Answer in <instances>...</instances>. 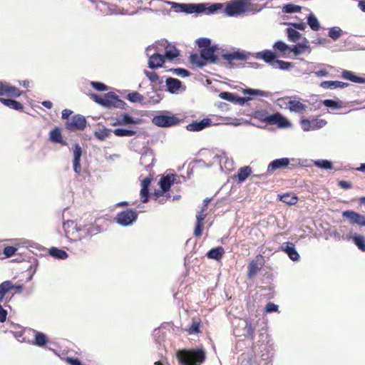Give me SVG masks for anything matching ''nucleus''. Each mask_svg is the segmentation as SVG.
I'll use <instances>...</instances> for the list:
<instances>
[{
    "label": "nucleus",
    "mask_w": 365,
    "mask_h": 365,
    "mask_svg": "<svg viewBox=\"0 0 365 365\" xmlns=\"http://www.w3.org/2000/svg\"><path fill=\"white\" fill-rule=\"evenodd\" d=\"M301 125L302 129L304 131H309L312 130V124L310 123V120L303 119L301 120Z\"/></svg>",
    "instance_id": "052dcab7"
},
{
    "label": "nucleus",
    "mask_w": 365,
    "mask_h": 365,
    "mask_svg": "<svg viewBox=\"0 0 365 365\" xmlns=\"http://www.w3.org/2000/svg\"><path fill=\"white\" fill-rule=\"evenodd\" d=\"M12 292L11 282L6 280L0 284V304L4 302L5 297Z\"/></svg>",
    "instance_id": "a878e982"
},
{
    "label": "nucleus",
    "mask_w": 365,
    "mask_h": 365,
    "mask_svg": "<svg viewBox=\"0 0 365 365\" xmlns=\"http://www.w3.org/2000/svg\"><path fill=\"white\" fill-rule=\"evenodd\" d=\"M223 7V4L221 3H215L211 4L209 7L207 8V14H215L217 11L222 9Z\"/></svg>",
    "instance_id": "3c124183"
},
{
    "label": "nucleus",
    "mask_w": 365,
    "mask_h": 365,
    "mask_svg": "<svg viewBox=\"0 0 365 365\" xmlns=\"http://www.w3.org/2000/svg\"><path fill=\"white\" fill-rule=\"evenodd\" d=\"M140 123V120L138 118H134L128 113H123L120 118H118L114 122L111 123L112 126L124 125L130 124H138Z\"/></svg>",
    "instance_id": "f3484780"
},
{
    "label": "nucleus",
    "mask_w": 365,
    "mask_h": 365,
    "mask_svg": "<svg viewBox=\"0 0 365 365\" xmlns=\"http://www.w3.org/2000/svg\"><path fill=\"white\" fill-rule=\"evenodd\" d=\"M314 165L315 166H317V168L324 169V170H329L333 168L332 163L327 160H315V161H314Z\"/></svg>",
    "instance_id": "37998d69"
},
{
    "label": "nucleus",
    "mask_w": 365,
    "mask_h": 365,
    "mask_svg": "<svg viewBox=\"0 0 365 365\" xmlns=\"http://www.w3.org/2000/svg\"><path fill=\"white\" fill-rule=\"evenodd\" d=\"M185 7L184 13L186 14H193L194 13V9H195V4H185V6H183Z\"/></svg>",
    "instance_id": "338daca9"
},
{
    "label": "nucleus",
    "mask_w": 365,
    "mask_h": 365,
    "mask_svg": "<svg viewBox=\"0 0 365 365\" xmlns=\"http://www.w3.org/2000/svg\"><path fill=\"white\" fill-rule=\"evenodd\" d=\"M339 186L342 189H350L352 187V183L349 181L340 180L338 182Z\"/></svg>",
    "instance_id": "e2e57ef3"
},
{
    "label": "nucleus",
    "mask_w": 365,
    "mask_h": 365,
    "mask_svg": "<svg viewBox=\"0 0 365 365\" xmlns=\"http://www.w3.org/2000/svg\"><path fill=\"white\" fill-rule=\"evenodd\" d=\"M247 0H232L226 4L223 13L228 16L240 15L245 12Z\"/></svg>",
    "instance_id": "0eeeda50"
},
{
    "label": "nucleus",
    "mask_w": 365,
    "mask_h": 365,
    "mask_svg": "<svg viewBox=\"0 0 365 365\" xmlns=\"http://www.w3.org/2000/svg\"><path fill=\"white\" fill-rule=\"evenodd\" d=\"M277 101L280 106H282V104H280L281 103L286 105L292 112L302 113L305 111L307 108V106L299 101L292 100L290 97L288 96L280 98L277 100Z\"/></svg>",
    "instance_id": "f8f14e48"
},
{
    "label": "nucleus",
    "mask_w": 365,
    "mask_h": 365,
    "mask_svg": "<svg viewBox=\"0 0 365 365\" xmlns=\"http://www.w3.org/2000/svg\"><path fill=\"white\" fill-rule=\"evenodd\" d=\"M49 135L51 141L61 143L63 145H66V142L63 140L61 131L59 128H55L51 130Z\"/></svg>",
    "instance_id": "c756f323"
},
{
    "label": "nucleus",
    "mask_w": 365,
    "mask_h": 365,
    "mask_svg": "<svg viewBox=\"0 0 365 365\" xmlns=\"http://www.w3.org/2000/svg\"><path fill=\"white\" fill-rule=\"evenodd\" d=\"M66 361L70 364V365H82L81 362L80 361V360L77 358H73V357H68L66 359Z\"/></svg>",
    "instance_id": "774afa93"
},
{
    "label": "nucleus",
    "mask_w": 365,
    "mask_h": 365,
    "mask_svg": "<svg viewBox=\"0 0 365 365\" xmlns=\"http://www.w3.org/2000/svg\"><path fill=\"white\" fill-rule=\"evenodd\" d=\"M148 195H149V188L142 187L141 190H140V195H141L143 202H148Z\"/></svg>",
    "instance_id": "6e6d98bb"
},
{
    "label": "nucleus",
    "mask_w": 365,
    "mask_h": 365,
    "mask_svg": "<svg viewBox=\"0 0 365 365\" xmlns=\"http://www.w3.org/2000/svg\"><path fill=\"white\" fill-rule=\"evenodd\" d=\"M342 34V30L339 27H331L329 29L328 36L334 41L339 39Z\"/></svg>",
    "instance_id": "c03bdc74"
},
{
    "label": "nucleus",
    "mask_w": 365,
    "mask_h": 365,
    "mask_svg": "<svg viewBox=\"0 0 365 365\" xmlns=\"http://www.w3.org/2000/svg\"><path fill=\"white\" fill-rule=\"evenodd\" d=\"M113 133L118 137H131L136 135V130L126 128H116L113 130Z\"/></svg>",
    "instance_id": "72a5a7b5"
},
{
    "label": "nucleus",
    "mask_w": 365,
    "mask_h": 365,
    "mask_svg": "<svg viewBox=\"0 0 365 365\" xmlns=\"http://www.w3.org/2000/svg\"><path fill=\"white\" fill-rule=\"evenodd\" d=\"M211 125V120L209 118H203L200 121H192L187 125V130L189 131H200Z\"/></svg>",
    "instance_id": "b1692460"
},
{
    "label": "nucleus",
    "mask_w": 365,
    "mask_h": 365,
    "mask_svg": "<svg viewBox=\"0 0 365 365\" xmlns=\"http://www.w3.org/2000/svg\"><path fill=\"white\" fill-rule=\"evenodd\" d=\"M127 99L132 103H141L143 100V96L138 92H132L128 94Z\"/></svg>",
    "instance_id": "de8ad7c7"
},
{
    "label": "nucleus",
    "mask_w": 365,
    "mask_h": 365,
    "mask_svg": "<svg viewBox=\"0 0 365 365\" xmlns=\"http://www.w3.org/2000/svg\"><path fill=\"white\" fill-rule=\"evenodd\" d=\"M253 116L255 118L258 119L260 121H262V122H264L267 123V118L269 117V113L267 111H266L264 110H258L254 113Z\"/></svg>",
    "instance_id": "49530a36"
},
{
    "label": "nucleus",
    "mask_w": 365,
    "mask_h": 365,
    "mask_svg": "<svg viewBox=\"0 0 365 365\" xmlns=\"http://www.w3.org/2000/svg\"><path fill=\"white\" fill-rule=\"evenodd\" d=\"M152 51H150L149 55H147L148 56H149V68H161L164 64H165V62L163 57V53H161V52H156L155 51H153L154 52L152 53Z\"/></svg>",
    "instance_id": "ddd939ff"
},
{
    "label": "nucleus",
    "mask_w": 365,
    "mask_h": 365,
    "mask_svg": "<svg viewBox=\"0 0 365 365\" xmlns=\"http://www.w3.org/2000/svg\"><path fill=\"white\" fill-rule=\"evenodd\" d=\"M113 130L106 127H102L94 132L95 137L100 140H104L106 138H109L111 135Z\"/></svg>",
    "instance_id": "473e14b6"
},
{
    "label": "nucleus",
    "mask_w": 365,
    "mask_h": 365,
    "mask_svg": "<svg viewBox=\"0 0 365 365\" xmlns=\"http://www.w3.org/2000/svg\"><path fill=\"white\" fill-rule=\"evenodd\" d=\"M273 48L279 57H287L291 54V46L283 41H277L273 45Z\"/></svg>",
    "instance_id": "412c9836"
},
{
    "label": "nucleus",
    "mask_w": 365,
    "mask_h": 365,
    "mask_svg": "<svg viewBox=\"0 0 365 365\" xmlns=\"http://www.w3.org/2000/svg\"><path fill=\"white\" fill-rule=\"evenodd\" d=\"M252 173V168L250 166L240 168L237 172L239 182L245 181Z\"/></svg>",
    "instance_id": "c9c22d12"
},
{
    "label": "nucleus",
    "mask_w": 365,
    "mask_h": 365,
    "mask_svg": "<svg viewBox=\"0 0 365 365\" xmlns=\"http://www.w3.org/2000/svg\"><path fill=\"white\" fill-rule=\"evenodd\" d=\"M245 322H246V325L245 327V330L247 331V334L252 335L255 331V328L252 327L250 320L246 319Z\"/></svg>",
    "instance_id": "0e129e2a"
},
{
    "label": "nucleus",
    "mask_w": 365,
    "mask_h": 365,
    "mask_svg": "<svg viewBox=\"0 0 365 365\" xmlns=\"http://www.w3.org/2000/svg\"><path fill=\"white\" fill-rule=\"evenodd\" d=\"M220 98L228 101L230 102L235 103V95L230 92H221L219 94Z\"/></svg>",
    "instance_id": "603ef678"
},
{
    "label": "nucleus",
    "mask_w": 365,
    "mask_h": 365,
    "mask_svg": "<svg viewBox=\"0 0 365 365\" xmlns=\"http://www.w3.org/2000/svg\"><path fill=\"white\" fill-rule=\"evenodd\" d=\"M307 24L314 31L320 29V24L316 16L312 13H310L307 16Z\"/></svg>",
    "instance_id": "f704fd0d"
},
{
    "label": "nucleus",
    "mask_w": 365,
    "mask_h": 365,
    "mask_svg": "<svg viewBox=\"0 0 365 365\" xmlns=\"http://www.w3.org/2000/svg\"><path fill=\"white\" fill-rule=\"evenodd\" d=\"M137 218L138 212L130 209L118 212L115 217V220L122 226H128L136 221Z\"/></svg>",
    "instance_id": "1a4fd4ad"
},
{
    "label": "nucleus",
    "mask_w": 365,
    "mask_h": 365,
    "mask_svg": "<svg viewBox=\"0 0 365 365\" xmlns=\"http://www.w3.org/2000/svg\"><path fill=\"white\" fill-rule=\"evenodd\" d=\"M281 250L286 252L289 257L293 261H297L299 259V255L294 247L292 242H284L281 246Z\"/></svg>",
    "instance_id": "5701e85b"
},
{
    "label": "nucleus",
    "mask_w": 365,
    "mask_h": 365,
    "mask_svg": "<svg viewBox=\"0 0 365 365\" xmlns=\"http://www.w3.org/2000/svg\"><path fill=\"white\" fill-rule=\"evenodd\" d=\"M341 76L344 78L348 79L354 83H365V78L360 77L354 74L353 72L349 71H344Z\"/></svg>",
    "instance_id": "2f4dec72"
},
{
    "label": "nucleus",
    "mask_w": 365,
    "mask_h": 365,
    "mask_svg": "<svg viewBox=\"0 0 365 365\" xmlns=\"http://www.w3.org/2000/svg\"><path fill=\"white\" fill-rule=\"evenodd\" d=\"M280 200L287 205H293L297 202L298 198L292 194L286 193L280 196Z\"/></svg>",
    "instance_id": "ea45409f"
},
{
    "label": "nucleus",
    "mask_w": 365,
    "mask_h": 365,
    "mask_svg": "<svg viewBox=\"0 0 365 365\" xmlns=\"http://www.w3.org/2000/svg\"><path fill=\"white\" fill-rule=\"evenodd\" d=\"M289 164V159L287 158H279L271 162L268 167L267 172L268 174H272L277 169L284 168Z\"/></svg>",
    "instance_id": "6ab92c4d"
},
{
    "label": "nucleus",
    "mask_w": 365,
    "mask_h": 365,
    "mask_svg": "<svg viewBox=\"0 0 365 365\" xmlns=\"http://www.w3.org/2000/svg\"><path fill=\"white\" fill-rule=\"evenodd\" d=\"M200 324L201 321L200 319L193 318L192 321V324L187 329V331L189 334H196L200 332Z\"/></svg>",
    "instance_id": "e433bc0d"
},
{
    "label": "nucleus",
    "mask_w": 365,
    "mask_h": 365,
    "mask_svg": "<svg viewBox=\"0 0 365 365\" xmlns=\"http://www.w3.org/2000/svg\"><path fill=\"white\" fill-rule=\"evenodd\" d=\"M194 13L200 14L207 10L206 4H195Z\"/></svg>",
    "instance_id": "13d9d810"
},
{
    "label": "nucleus",
    "mask_w": 365,
    "mask_h": 365,
    "mask_svg": "<svg viewBox=\"0 0 365 365\" xmlns=\"http://www.w3.org/2000/svg\"><path fill=\"white\" fill-rule=\"evenodd\" d=\"M145 73L148 79L154 83H160V78L158 74L153 71L145 70Z\"/></svg>",
    "instance_id": "8fccbe9b"
},
{
    "label": "nucleus",
    "mask_w": 365,
    "mask_h": 365,
    "mask_svg": "<svg viewBox=\"0 0 365 365\" xmlns=\"http://www.w3.org/2000/svg\"><path fill=\"white\" fill-rule=\"evenodd\" d=\"M245 53L247 54V60L249 59V56H252L257 59L263 60L265 63L272 66H274V63H277L279 66V68H289L291 66L290 63L278 60L279 56L277 53L274 51L266 49L254 53Z\"/></svg>",
    "instance_id": "423d86ee"
},
{
    "label": "nucleus",
    "mask_w": 365,
    "mask_h": 365,
    "mask_svg": "<svg viewBox=\"0 0 365 365\" xmlns=\"http://www.w3.org/2000/svg\"><path fill=\"white\" fill-rule=\"evenodd\" d=\"M323 103L325 106L333 109L341 108L343 106V102L341 101H334L331 99L324 100Z\"/></svg>",
    "instance_id": "a18cd8bd"
},
{
    "label": "nucleus",
    "mask_w": 365,
    "mask_h": 365,
    "mask_svg": "<svg viewBox=\"0 0 365 365\" xmlns=\"http://www.w3.org/2000/svg\"><path fill=\"white\" fill-rule=\"evenodd\" d=\"M312 124V130H317L323 128L326 124L327 121L324 119L314 118L310 120Z\"/></svg>",
    "instance_id": "09e8293b"
},
{
    "label": "nucleus",
    "mask_w": 365,
    "mask_h": 365,
    "mask_svg": "<svg viewBox=\"0 0 365 365\" xmlns=\"http://www.w3.org/2000/svg\"><path fill=\"white\" fill-rule=\"evenodd\" d=\"M166 86L168 91L171 93H177L181 87V81L173 78H168L166 79Z\"/></svg>",
    "instance_id": "cd10ccee"
},
{
    "label": "nucleus",
    "mask_w": 365,
    "mask_h": 365,
    "mask_svg": "<svg viewBox=\"0 0 365 365\" xmlns=\"http://www.w3.org/2000/svg\"><path fill=\"white\" fill-rule=\"evenodd\" d=\"M49 254L57 259H64L68 257V254L64 250L58 249L56 247H52L49 250Z\"/></svg>",
    "instance_id": "58836bf2"
},
{
    "label": "nucleus",
    "mask_w": 365,
    "mask_h": 365,
    "mask_svg": "<svg viewBox=\"0 0 365 365\" xmlns=\"http://www.w3.org/2000/svg\"><path fill=\"white\" fill-rule=\"evenodd\" d=\"M352 240L361 251L365 252V237L363 235H354Z\"/></svg>",
    "instance_id": "a19ab883"
},
{
    "label": "nucleus",
    "mask_w": 365,
    "mask_h": 365,
    "mask_svg": "<svg viewBox=\"0 0 365 365\" xmlns=\"http://www.w3.org/2000/svg\"><path fill=\"white\" fill-rule=\"evenodd\" d=\"M93 98L96 103L106 108L118 107L123 103L117 95L112 92L106 93L104 96L94 94Z\"/></svg>",
    "instance_id": "6e6552de"
},
{
    "label": "nucleus",
    "mask_w": 365,
    "mask_h": 365,
    "mask_svg": "<svg viewBox=\"0 0 365 365\" xmlns=\"http://www.w3.org/2000/svg\"><path fill=\"white\" fill-rule=\"evenodd\" d=\"M342 215L348 218L351 223L356 224L359 226H365V216L351 210L345 211Z\"/></svg>",
    "instance_id": "aec40b11"
},
{
    "label": "nucleus",
    "mask_w": 365,
    "mask_h": 365,
    "mask_svg": "<svg viewBox=\"0 0 365 365\" xmlns=\"http://www.w3.org/2000/svg\"><path fill=\"white\" fill-rule=\"evenodd\" d=\"M73 170L75 173L80 174L81 172V158L82 155V148L78 143H76L73 148Z\"/></svg>",
    "instance_id": "a211bd4d"
},
{
    "label": "nucleus",
    "mask_w": 365,
    "mask_h": 365,
    "mask_svg": "<svg viewBox=\"0 0 365 365\" xmlns=\"http://www.w3.org/2000/svg\"><path fill=\"white\" fill-rule=\"evenodd\" d=\"M207 210L201 208L200 211L196 215V223L194 230V235L195 237H200L202 234V227L204 225V220L207 214Z\"/></svg>",
    "instance_id": "2eb2a0df"
},
{
    "label": "nucleus",
    "mask_w": 365,
    "mask_h": 365,
    "mask_svg": "<svg viewBox=\"0 0 365 365\" xmlns=\"http://www.w3.org/2000/svg\"><path fill=\"white\" fill-rule=\"evenodd\" d=\"M22 94V91L9 83L0 81V102L4 106L18 111L24 110V106L20 102L11 99L4 98L2 96H7L10 98H17Z\"/></svg>",
    "instance_id": "20e7f679"
},
{
    "label": "nucleus",
    "mask_w": 365,
    "mask_h": 365,
    "mask_svg": "<svg viewBox=\"0 0 365 365\" xmlns=\"http://www.w3.org/2000/svg\"><path fill=\"white\" fill-rule=\"evenodd\" d=\"M282 10V12H284V13L292 14V13L300 12L302 10V7L300 6L295 5L293 4H287L283 6Z\"/></svg>",
    "instance_id": "79ce46f5"
},
{
    "label": "nucleus",
    "mask_w": 365,
    "mask_h": 365,
    "mask_svg": "<svg viewBox=\"0 0 365 365\" xmlns=\"http://www.w3.org/2000/svg\"><path fill=\"white\" fill-rule=\"evenodd\" d=\"M174 181H175L174 175H166V176L163 177L159 182L161 190H158V191L155 192L154 196L156 197L163 196L165 192H168L170 190L171 185L174 182Z\"/></svg>",
    "instance_id": "4468645a"
},
{
    "label": "nucleus",
    "mask_w": 365,
    "mask_h": 365,
    "mask_svg": "<svg viewBox=\"0 0 365 365\" xmlns=\"http://www.w3.org/2000/svg\"><path fill=\"white\" fill-rule=\"evenodd\" d=\"M225 254V250L222 247L211 249L206 255L209 259L220 260Z\"/></svg>",
    "instance_id": "7c9ffc66"
},
{
    "label": "nucleus",
    "mask_w": 365,
    "mask_h": 365,
    "mask_svg": "<svg viewBox=\"0 0 365 365\" xmlns=\"http://www.w3.org/2000/svg\"><path fill=\"white\" fill-rule=\"evenodd\" d=\"M17 251V249L13 246H7L4 249L3 253L7 257H10L13 256L15 252Z\"/></svg>",
    "instance_id": "864d4df0"
},
{
    "label": "nucleus",
    "mask_w": 365,
    "mask_h": 365,
    "mask_svg": "<svg viewBox=\"0 0 365 365\" xmlns=\"http://www.w3.org/2000/svg\"><path fill=\"white\" fill-rule=\"evenodd\" d=\"M153 124L158 127H170L180 123V120L175 115L161 114L155 116L152 120Z\"/></svg>",
    "instance_id": "9b49d317"
},
{
    "label": "nucleus",
    "mask_w": 365,
    "mask_h": 365,
    "mask_svg": "<svg viewBox=\"0 0 365 365\" xmlns=\"http://www.w3.org/2000/svg\"><path fill=\"white\" fill-rule=\"evenodd\" d=\"M91 86L93 88L99 91H105L108 90L107 86L101 82H91Z\"/></svg>",
    "instance_id": "5fc2aeb1"
},
{
    "label": "nucleus",
    "mask_w": 365,
    "mask_h": 365,
    "mask_svg": "<svg viewBox=\"0 0 365 365\" xmlns=\"http://www.w3.org/2000/svg\"><path fill=\"white\" fill-rule=\"evenodd\" d=\"M199 48L198 53H192L189 56L190 63L196 67L202 68L212 65H220L221 60L226 61L232 65V61H247V54L240 49L233 51L222 50L219 51L218 46L212 44L209 38L201 37L196 39Z\"/></svg>",
    "instance_id": "f257e3e1"
},
{
    "label": "nucleus",
    "mask_w": 365,
    "mask_h": 365,
    "mask_svg": "<svg viewBox=\"0 0 365 365\" xmlns=\"http://www.w3.org/2000/svg\"><path fill=\"white\" fill-rule=\"evenodd\" d=\"M168 4L171 5L172 8L175 9L177 11L184 12L185 7L183 6H185V4H179L171 1H168Z\"/></svg>",
    "instance_id": "bf43d9fd"
},
{
    "label": "nucleus",
    "mask_w": 365,
    "mask_h": 365,
    "mask_svg": "<svg viewBox=\"0 0 365 365\" xmlns=\"http://www.w3.org/2000/svg\"><path fill=\"white\" fill-rule=\"evenodd\" d=\"M177 358L182 365H201L206 354L202 349H181L177 352Z\"/></svg>",
    "instance_id": "39448f33"
},
{
    "label": "nucleus",
    "mask_w": 365,
    "mask_h": 365,
    "mask_svg": "<svg viewBox=\"0 0 365 365\" xmlns=\"http://www.w3.org/2000/svg\"><path fill=\"white\" fill-rule=\"evenodd\" d=\"M150 51H155L156 52H163V57L165 62L173 63L174 64L180 63V51L177 47L168 42L165 39H161L156 41L154 44L149 46L146 48V54L149 55Z\"/></svg>",
    "instance_id": "f03ea898"
},
{
    "label": "nucleus",
    "mask_w": 365,
    "mask_h": 365,
    "mask_svg": "<svg viewBox=\"0 0 365 365\" xmlns=\"http://www.w3.org/2000/svg\"><path fill=\"white\" fill-rule=\"evenodd\" d=\"M277 310L278 306L272 302H269L265 306V312L267 313L277 312Z\"/></svg>",
    "instance_id": "4d7b16f0"
},
{
    "label": "nucleus",
    "mask_w": 365,
    "mask_h": 365,
    "mask_svg": "<svg viewBox=\"0 0 365 365\" xmlns=\"http://www.w3.org/2000/svg\"><path fill=\"white\" fill-rule=\"evenodd\" d=\"M287 38L289 41L297 42L302 36L301 34L296 29L289 27L286 29Z\"/></svg>",
    "instance_id": "4c0bfd02"
},
{
    "label": "nucleus",
    "mask_w": 365,
    "mask_h": 365,
    "mask_svg": "<svg viewBox=\"0 0 365 365\" xmlns=\"http://www.w3.org/2000/svg\"><path fill=\"white\" fill-rule=\"evenodd\" d=\"M86 118L80 114L74 115L66 123V128L69 131L83 130L86 127Z\"/></svg>",
    "instance_id": "9d476101"
},
{
    "label": "nucleus",
    "mask_w": 365,
    "mask_h": 365,
    "mask_svg": "<svg viewBox=\"0 0 365 365\" xmlns=\"http://www.w3.org/2000/svg\"><path fill=\"white\" fill-rule=\"evenodd\" d=\"M349 83L339 81H324L320 83V86L325 89H334L336 88H345Z\"/></svg>",
    "instance_id": "bb28decb"
},
{
    "label": "nucleus",
    "mask_w": 365,
    "mask_h": 365,
    "mask_svg": "<svg viewBox=\"0 0 365 365\" xmlns=\"http://www.w3.org/2000/svg\"><path fill=\"white\" fill-rule=\"evenodd\" d=\"M289 25H291L294 27V29H298L301 31H304L306 28V25L304 22L301 23H288Z\"/></svg>",
    "instance_id": "69168bd1"
},
{
    "label": "nucleus",
    "mask_w": 365,
    "mask_h": 365,
    "mask_svg": "<svg viewBox=\"0 0 365 365\" xmlns=\"http://www.w3.org/2000/svg\"><path fill=\"white\" fill-rule=\"evenodd\" d=\"M34 334V339L33 341V344L38 346H43L48 342V338L42 332H39L35 330H33Z\"/></svg>",
    "instance_id": "c85d7f7f"
},
{
    "label": "nucleus",
    "mask_w": 365,
    "mask_h": 365,
    "mask_svg": "<svg viewBox=\"0 0 365 365\" xmlns=\"http://www.w3.org/2000/svg\"><path fill=\"white\" fill-rule=\"evenodd\" d=\"M267 124L277 125L279 128H287L290 125L288 120L283 117L279 113H276L272 115L269 114Z\"/></svg>",
    "instance_id": "dca6fc26"
},
{
    "label": "nucleus",
    "mask_w": 365,
    "mask_h": 365,
    "mask_svg": "<svg viewBox=\"0 0 365 365\" xmlns=\"http://www.w3.org/2000/svg\"><path fill=\"white\" fill-rule=\"evenodd\" d=\"M263 257L261 255H257L255 259L251 261L248 264V276L252 277L260 270L263 264Z\"/></svg>",
    "instance_id": "4be33fe9"
},
{
    "label": "nucleus",
    "mask_w": 365,
    "mask_h": 365,
    "mask_svg": "<svg viewBox=\"0 0 365 365\" xmlns=\"http://www.w3.org/2000/svg\"><path fill=\"white\" fill-rule=\"evenodd\" d=\"M66 236L72 240H81L86 237H91L100 232V228L93 224L86 225L83 227H77L73 220L67 221L63 225Z\"/></svg>",
    "instance_id": "7ed1b4c3"
},
{
    "label": "nucleus",
    "mask_w": 365,
    "mask_h": 365,
    "mask_svg": "<svg viewBox=\"0 0 365 365\" xmlns=\"http://www.w3.org/2000/svg\"><path fill=\"white\" fill-rule=\"evenodd\" d=\"M11 287H12V292L13 291H14V292H11V296L10 299L14 295L15 293H21L24 289L23 285L14 284L12 282H11Z\"/></svg>",
    "instance_id": "680f3d73"
},
{
    "label": "nucleus",
    "mask_w": 365,
    "mask_h": 365,
    "mask_svg": "<svg viewBox=\"0 0 365 365\" xmlns=\"http://www.w3.org/2000/svg\"><path fill=\"white\" fill-rule=\"evenodd\" d=\"M309 47V41L304 38V41L302 43H298L291 46V53H294V56L300 55L305 52V51Z\"/></svg>",
    "instance_id": "393cba45"
}]
</instances>
